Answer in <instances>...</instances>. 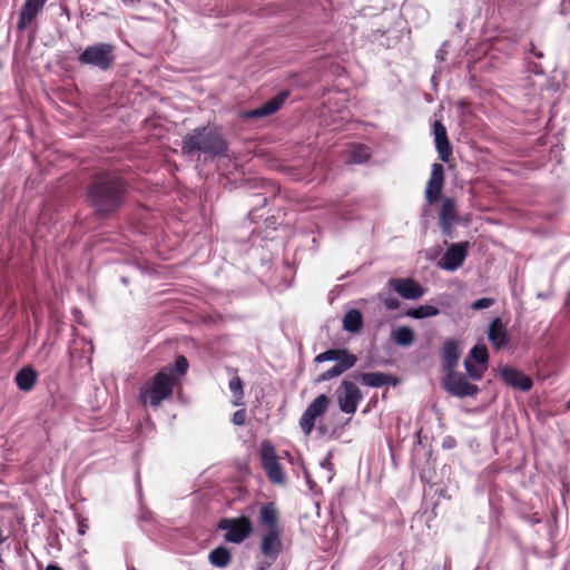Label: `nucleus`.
<instances>
[{"label":"nucleus","instance_id":"9d476101","mask_svg":"<svg viewBox=\"0 0 570 570\" xmlns=\"http://www.w3.org/2000/svg\"><path fill=\"white\" fill-rule=\"evenodd\" d=\"M288 97L287 91H282L275 97L267 100L265 104H263L261 107L252 109V110H244L239 112V117L242 119H256V118H263L271 116L275 112H277L284 102L286 101Z\"/></svg>","mask_w":570,"mask_h":570},{"label":"nucleus","instance_id":"7ed1b4c3","mask_svg":"<svg viewBox=\"0 0 570 570\" xmlns=\"http://www.w3.org/2000/svg\"><path fill=\"white\" fill-rule=\"evenodd\" d=\"M258 523L265 529L261 540V552L268 559V566L276 561L282 552L283 544L281 537L283 528L279 522V511L274 502H266L261 505Z\"/></svg>","mask_w":570,"mask_h":570},{"label":"nucleus","instance_id":"2eb2a0df","mask_svg":"<svg viewBox=\"0 0 570 570\" xmlns=\"http://www.w3.org/2000/svg\"><path fill=\"white\" fill-rule=\"evenodd\" d=\"M433 134L435 148L438 150L440 159L443 163H449L452 156V146L448 137L446 128L440 120L434 121Z\"/></svg>","mask_w":570,"mask_h":570},{"label":"nucleus","instance_id":"f3484780","mask_svg":"<svg viewBox=\"0 0 570 570\" xmlns=\"http://www.w3.org/2000/svg\"><path fill=\"white\" fill-rule=\"evenodd\" d=\"M456 220L458 214L455 209V202L452 198H445L439 216V224L444 235L451 236Z\"/></svg>","mask_w":570,"mask_h":570},{"label":"nucleus","instance_id":"393cba45","mask_svg":"<svg viewBox=\"0 0 570 570\" xmlns=\"http://www.w3.org/2000/svg\"><path fill=\"white\" fill-rule=\"evenodd\" d=\"M363 326V315L358 309H350L343 317V328L350 333H357Z\"/></svg>","mask_w":570,"mask_h":570},{"label":"nucleus","instance_id":"aec40b11","mask_svg":"<svg viewBox=\"0 0 570 570\" xmlns=\"http://www.w3.org/2000/svg\"><path fill=\"white\" fill-rule=\"evenodd\" d=\"M38 381V373L31 366H23L17 372L14 376V383L18 389L23 392H30Z\"/></svg>","mask_w":570,"mask_h":570},{"label":"nucleus","instance_id":"4be33fe9","mask_svg":"<svg viewBox=\"0 0 570 570\" xmlns=\"http://www.w3.org/2000/svg\"><path fill=\"white\" fill-rule=\"evenodd\" d=\"M41 12L39 8L32 6L30 2L24 1L17 21V29L19 31L26 30L37 18V16Z\"/></svg>","mask_w":570,"mask_h":570},{"label":"nucleus","instance_id":"b1692460","mask_svg":"<svg viewBox=\"0 0 570 570\" xmlns=\"http://www.w3.org/2000/svg\"><path fill=\"white\" fill-rule=\"evenodd\" d=\"M208 560L214 567L226 568L232 561V553L225 546H219L209 552Z\"/></svg>","mask_w":570,"mask_h":570},{"label":"nucleus","instance_id":"c756f323","mask_svg":"<svg viewBox=\"0 0 570 570\" xmlns=\"http://www.w3.org/2000/svg\"><path fill=\"white\" fill-rule=\"evenodd\" d=\"M330 405V397L326 394H320L313 402L307 406L309 411L318 416H322L327 411Z\"/></svg>","mask_w":570,"mask_h":570},{"label":"nucleus","instance_id":"c9c22d12","mask_svg":"<svg viewBox=\"0 0 570 570\" xmlns=\"http://www.w3.org/2000/svg\"><path fill=\"white\" fill-rule=\"evenodd\" d=\"M247 413L245 409L237 410L232 417V422L235 425H244L246 422Z\"/></svg>","mask_w":570,"mask_h":570},{"label":"nucleus","instance_id":"9b49d317","mask_svg":"<svg viewBox=\"0 0 570 570\" xmlns=\"http://www.w3.org/2000/svg\"><path fill=\"white\" fill-rule=\"evenodd\" d=\"M468 242L452 244L444 253L440 262V266L446 271H455L460 268L468 256Z\"/></svg>","mask_w":570,"mask_h":570},{"label":"nucleus","instance_id":"1a4fd4ad","mask_svg":"<svg viewBox=\"0 0 570 570\" xmlns=\"http://www.w3.org/2000/svg\"><path fill=\"white\" fill-rule=\"evenodd\" d=\"M444 389L458 397L473 396L479 392V387L468 381L464 374L455 371L444 374Z\"/></svg>","mask_w":570,"mask_h":570},{"label":"nucleus","instance_id":"4c0bfd02","mask_svg":"<svg viewBox=\"0 0 570 570\" xmlns=\"http://www.w3.org/2000/svg\"><path fill=\"white\" fill-rule=\"evenodd\" d=\"M384 304L389 309H397L400 307V302L393 297L386 298Z\"/></svg>","mask_w":570,"mask_h":570},{"label":"nucleus","instance_id":"cd10ccee","mask_svg":"<svg viewBox=\"0 0 570 570\" xmlns=\"http://www.w3.org/2000/svg\"><path fill=\"white\" fill-rule=\"evenodd\" d=\"M229 390L233 393V405L240 406L243 405V397H244V389H243V381L239 376H235L229 381Z\"/></svg>","mask_w":570,"mask_h":570},{"label":"nucleus","instance_id":"4468645a","mask_svg":"<svg viewBox=\"0 0 570 570\" xmlns=\"http://www.w3.org/2000/svg\"><path fill=\"white\" fill-rule=\"evenodd\" d=\"M444 186V167L442 164H433L430 179L425 188V198L429 204L436 203Z\"/></svg>","mask_w":570,"mask_h":570},{"label":"nucleus","instance_id":"20e7f679","mask_svg":"<svg viewBox=\"0 0 570 570\" xmlns=\"http://www.w3.org/2000/svg\"><path fill=\"white\" fill-rule=\"evenodd\" d=\"M177 384L178 380L173 374V367L164 366L141 384L138 401L142 406L149 405L153 409H157L163 401L171 397Z\"/></svg>","mask_w":570,"mask_h":570},{"label":"nucleus","instance_id":"e433bc0d","mask_svg":"<svg viewBox=\"0 0 570 570\" xmlns=\"http://www.w3.org/2000/svg\"><path fill=\"white\" fill-rule=\"evenodd\" d=\"M89 525H88V521L87 519L82 518V517H78V533L80 535H83L86 534L87 530H88Z\"/></svg>","mask_w":570,"mask_h":570},{"label":"nucleus","instance_id":"ddd939ff","mask_svg":"<svg viewBox=\"0 0 570 570\" xmlns=\"http://www.w3.org/2000/svg\"><path fill=\"white\" fill-rule=\"evenodd\" d=\"M500 377L508 386L522 392H528L533 386V381L530 376L512 366H503L500 370Z\"/></svg>","mask_w":570,"mask_h":570},{"label":"nucleus","instance_id":"f704fd0d","mask_svg":"<svg viewBox=\"0 0 570 570\" xmlns=\"http://www.w3.org/2000/svg\"><path fill=\"white\" fill-rule=\"evenodd\" d=\"M494 303H495L494 298L482 297V298H479V299L474 301L471 304V308L474 309V311L485 309V308H489L492 305H494Z\"/></svg>","mask_w":570,"mask_h":570},{"label":"nucleus","instance_id":"0eeeda50","mask_svg":"<svg viewBox=\"0 0 570 570\" xmlns=\"http://www.w3.org/2000/svg\"><path fill=\"white\" fill-rule=\"evenodd\" d=\"M259 458L267 479L274 484H285L286 475L284 469L281 465L276 450L271 442L264 441L261 443Z\"/></svg>","mask_w":570,"mask_h":570},{"label":"nucleus","instance_id":"6e6552de","mask_svg":"<svg viewBox=\"0 0 570 570\" xmlns=\"http://www.w3.org/2000/svg\"><path fill=\"white\" fill-rule=\"evenodd\" d=\"M340 410L345 414H354L363 399L358 386L344 380L335 391Z\"/></svg>","mask_w":570,"mask_h":570},{"label":"nucleus","instance_id":"c85d7f7f","mask_svg":"<svg viewBox=\"0 0 570 570\" xmlns=\"http://www.w3.org/2000/svg\"><path fill=\"white\" fill-rule=\"evenodd\" d=\"M474 363H478L480 365L487 366L488 360H489V352L485 345L483 344H476L474 345L471 351L469 357Z\"/></svg>","mask_w":570,"mask_h":570},{"label":"nucleus","instance_id":"473e14b6","mask_svg":"<svg viewBox=\"0 0 570 570\" xmlns=\"http://www.w3.org/2000/svg\"><path fill=\"white\" fill-rule=\"evenodd\" d=\"M370 149L365 145H356L351 150V160L356 164L365 163L370 159Z\"/></svg>","mask_w":570,"mask_h":570},{"label":"nucleus","instance_id":"5701e85b","mask_svg":"<svg viewBox=\"0 0 570 570\" xmlns=\"http://www.w3.org/2000/svg\"><path fill=\"white\" fill-rule=\"evenodd\" d=\"M357 361H350L348 360H344L343 362L341 363H336L334 366H332L330 370L321 373L316 379H315V382L316 383H322V382H325V381H330L334 377H337L340 376L341 374H343L344 372H346L347 370L352 368L355 364H356Z\"/></svg>","mask_w":570,"mask_h":570},{"label":"nucleus","instance_id":"7c9ffc66","mask_svg":"<svg viewBox=\"0 0 570 570\" xmlns=\"http://www.w3.org/2000/svg\"><path fill=\"white\" fill-rule=\"evenodd\" d=\"M317 417H320V416L316 415L315 413H313L312 411H309L308 409H306L304 411V413L302 414V416L299 419V426L305 435L311 434V432L313 431L314 425H315V420Z\"/></svg>","mask_w":570,"mask_h":570},{"label":"nucleus","instance_id":"bb28decb","mask_svg":"<svg viewBox=\"0 0 570 570\" xmlns=\"http://www.w3.org/2000/svg\"><path fill=\"white\" fill-rule=\"evenodd\" d=\"M440 314V311L438 307L433 306V305H420L419 307H415V308H409L406 312H405V316L407 317H412V318H415V320H422V318H426V317H433V316H436Z\"/></svg>","mask_w":570,"mask_h":570},{"label":"nucleus","instance_id":"dca6fc26","mask_svg":"<svg viewBox=\"0 0 570 570\" xmlns=\"http://www.w3.org/2000/svg\"><path fill=\"white\" fill-rule=\"evenodd\" d=\"M488 338L494 350L500 351L510 343V335L500 317H495L489 325Z\"/></svg>","mask_w":570,"mask_h":570},{"label":"nucleus","instance_id":"6ab92c4d","mask_svg":"<svg viewBox=\"0 0 570 570\" xmlns=\"http://www.w3.org/2000/svg\"><path fill=\"white\" fill-rule=\"evenodd\" d=\"M363 385L371 387H381L384 385H396L397 379L391 374L382 372L362 373L357 377Z\"/></svg>","mask_w":570,"mask_h":570},{"label":"nucleus","instance_id":"a19ab883","mask_svg":"<svg viewBox=\"0 0 570 570\" xmlns=\"http://www.w3.org/2000/svg\"><path fill=\"white\" fill-rule=\"evenodd\" d=\"M531 53H533L537 58H542L543 53L542 51L537 50L535 46L531 43Z\"/></svg>","mask_w":570,"mask_h":570},{"label":"nucleus","instance_id":"f8f14e48","mask_svg":"<svg viewBox=\"0 0 570 570\" xmlns=\"http://www.w3.org/2000/svg\"><path fill=\"white\" fill-rule=\"evenodd\" d=\"M389 285L405 299H419L425 294V288L413 278H392Z\"/></svg>","mask_w":570,"mask_h":570},{"label":"nucleus","instance_id":"39448f33","mask_svg":"<svg viewBox=\"0 0 570 570\" xmlns=\"http://www.w3.org/2000/svg\"><path fill=\"white\" fill-rule=\"evenodd\" d=\"M116 47L108 42H97L85 48L78 56L83 66L96 67L101 71L111 69L116 61Z\"/></svg>","mask_w":570,"mask_h":570},{"label":"nucleus","instance_id":"f257e3e1","mask_svg":"<svg viewBox=\"0 0 570 570\" xmlns=\"http://www.w3.org/2000/svg\"><path fill=\"white\" fill-rule=\"evenodd\" d=\"M127 195V181L114 171L95 175L87 187L88 203L99 219H108L117 214L125 205Z\"/></svg>","mask_w":570,"mask_h":570},{"label":"nucleus","instance_id":"412c9836","mask_svg":"<svg viewBox=\"0 0 570 570\" xmlns=\"http://www.w3.org/2000/svg\"><path fill=\"white\" fill-rule=\"evenodd\" d=\"M344 360L357 361L356 355L350 353L347 348H331L323 353H320L315 356V363H323L326 361H335L336 363H341Z\"/></svg>","mask_w":570,"mask_h":570},{"label":"nucleus","instance_id":"ea45409f","mask_svg":"<svg viewBox=\"0 0 570 570\" xmlns=\"http://www.w3.org/2000/svg\"><path fill=\"white\" fill-rule=\"evenodd\" d=\"M27 2H30L32 6H36L40 10L45 7L47 0H26Z\"/></svg>","mask_w":570,"mask_h":570},{"label":"nucleus","instance_id":"f03ea898","mask_svg":"<svg viewBox=\"0 0 570 570\" xmlns=\"http://www.w3.org/2000/svg\"><path fill=\"white\" fill-rule=\"evenodd\" d=\"M181 150L186 155L203 154L209 158L225 157L228 151V141L218 127L204 126L184 137Z\"/></svg>","mask_w":570,"mask_h":570},{"label":"nucleus","instance_id":"58836bf2","mask_svg":"<svg viewBox=\"0 0 570 570\" xmlns=\"http://www.w3.org/2000/svg\"><path fill=\"white\" fill-rule=\"evenodd\" d=\"M455 444H456L455 439H454V438H452V436H448V438H445V439L443 440L442 446H443V448H446V449H452V448H454V446H455Z\"/></svg>","mask_w":570,"mask_h":570},{"label":"nucleus","instance_id":"37998d69","mask_svg":"<svg viewBox=\"0 0 570 570\" xmlns=\"http://www.w3.org/2000/svg\"><path fill=\"white\" fill-rule=\"evenodd\" d=\"M400 570H403V569H400Z\"/></svg>","mask_w":570,"mask_h":570},{"label":"nucleus","instance_id":"a211bd4d","mask_svg":"<svg viewBox=\"0 0 570 570\" xmlns=\"http://www.w3.org/2000/svg\"><path fill=\"white\" fill-rule=\"evenodd\" d=\"M441 357L444 374L455 371L460 358V351L455 340L450 338L443 343Z\"/></svg>","mask_w":570,"mask_h":570},{"label":"nucleus","instance_id":"79ce46f5","mask_svg":"<svg viewBox=\"0 0 570 570\" xmlns=\"http://www.w3.org/2000/svg\"><path fill=\"white\" fill-rule=\"evenodd\" d=\"M46 570H62L61 567L57 564H48Z\"/></svg>","mask_w":570,"mask_h":570},{"label":"nucleus","instance_id":"a878e982","mask_svg":"<svg viewBox=\"0 0 570 570\" xmlns=\"http://www.w3.org/2000/svg\"><path fill=\"white\" fill-rule=\"evenodd\" d=\"M392 338L400 346H410L414 343L415 335L412 328L400 326L392 332Z\"/></svg>","mask_w":570,"mask_h":570},{"label":"nucleus","instance_id":"2f4dec72","mask_svg":"<svg viewBox=\"0 0 570 570\" xmlns=\"http://www.w3.org/2000/svg\"><path fill=\"white\" fill-rule=\"evenodd\" d=\"M464 367L468 373V375L475 381H479L482 379L484 371L487 370V366H482L478 363H474L470 358L464 360Z\"/></svg>","mask_w":570,"mask_h":570},{"label":"nucleus","instance_id":"423d86ee","mask_svg":"<svg viewBox=\"0 0 570 570\" xmlns=\"http://www.w3.org/2000/svg\"><path fill=\"white\" fill-rule=\"evenodd\" d=\"M218 529L226 531L224 534L226 542L239 544L253 533V522L247 515L223 518L218 523Z\"/></svg>","mask_w":570,"mask_h":570},{"label":"nucleus","instance_id":"72a5a7b5","mask_svg":"<svg viewBox=\"0 0 570 570\" xmlns=\"http://www.w3.org/2000/svg\"><path fill=\"white\" fill-rule=\"evenodd\" d=\"M170 366L173 367V374L179 381V379L184 376L188 371V361L184 355H179L176 358L174 365Z\"/></svg>","mask_w":570,"mask_h":570}]
</instances>
